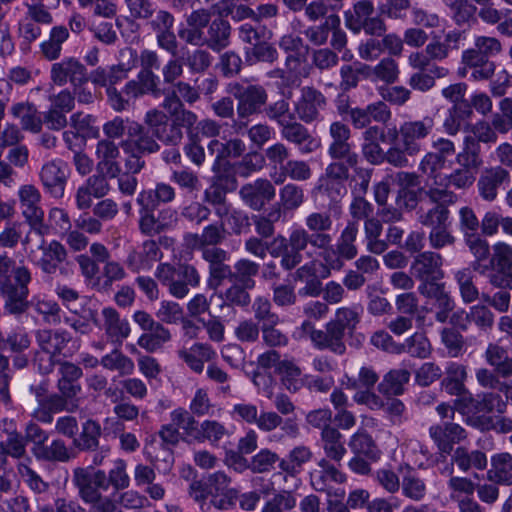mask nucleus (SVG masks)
Listing matches in <instances>:
<instances>
[{"mask_svg": "<svg viewBox=\"0 0 512 512\" xmlns=\"http://www.w3.org/2000/svg\"><path fill=\"white\" fill-rule=\"evenodd\" d=\"M170 420L176 425L178 430H182V434L191 440L196 441L199 434V424L190 411L184 408H176L170 413Z\"/></svg>", "mask_w": 512, "mask_h": 512, "instance_id": "nucleus-55", "label": "nucleus"}, {"mask_svg": "<svg viewBox=\"0 0 512 512\" xmlns=\"http://www.w3.org/2000/svg\"><path fill=\"white\" fill-rule=\"evenodd\" d=\"M119 145L124 153L150 155L161 150L160 143L156 141L151 131L145 124L137 121L129 122L128 135Z\"/></svg>", "mask_w": 512, "mask_h": 512, "instance_id": "nucleus-16", "label": "nucleus"}, {"mask_svg": "<svg viewBox=\"0 0 512 512\" xmlns=\"http://www.w3.org/2000/svg\"><path fill=\"white\" fill-rule=\"evenodd\" d=\"M487 479L499 485L512 486V454L501 452L491 457V468Z\"/></svg>", "mask_w": 512, "mask_h": 512, "instance_id": "nucleus-35", "label": "nucleus"}, {"mask_svg": "<svg viewBox=\"0 0 512 512\" xmlns=\"http://www.w3.org/2000/svg\"><path fill=\"white\" fill-rule=\"evenodd\" d=\"M259 271L260 265L258 263L248 258H240L233 266L232 280L253 289L256 285L254 277L259 274Z\"/></svg>", "mask_w": 512, "mask_h": 512, "instance_id": "nucleus-53", "label": "nucleus"}, {"mask_svg": "<svg viewBox=\"0 0 512 512\" xmlns=\"http://www.w3.org/2000/svg\"><path fill=\"white\" fill-rule=\"evenodd\" d=\"M155 278L176 299H184L191 288H197L201 282L199 271L188 263H160L155 270Z\"/></svg>", "mask_w": 512, "mask_h": 512, "instance_id": "nucleus-5", "label": "nucleus"}, {"mask_svg": "<svg viewBox=\"0 0 512 512\" xmlns=\"http://www.w3.org/2000/svg\"><path fill=\"white\" fill-rule=\"evenodd\" d=\"M510 182V173L502 166L486 168L482 171L477 188L482 199L488 202L494 201L498 196V189Z\"/></svg>", "mask_w": 512, "mask_h": 512, "instance_id": "nucleus-29", "label": "nucleus"}, {"mask_svg": "<svg viewBox=\"0 0 512 512\" xmlns=\"http://www.w3.org/2000/svg\"><path fill=\"white\" fill-rule=\"evenodd\" d=\"M280 129V134L283 140L295 145L300 154H310L315 152L320 147V140L314 137L308 130V128L297 121H288Z\"/></svg>", "mask_w": 512, "mask_h": 512, "instance_id": "nucleus-24", "label": "nucleus"}, {"mask_svg": "<svg viewBox=\"0 0 512 512\" xmlns=\"http://www.w3.org/2000/svg\"><path fill=\"white\" fill-rule=\"evenodd\" d=\"M250 290L244 284L238 282L232 284L223 293H213L211 300L218 299L220 301L219 307L221 309L230 306L247 307L251 303V296L248 292Z\"/></svg>", "mask_w": 512, "mask_h": 512, "instance_id": "nucleus-44", "label": "nucleus"}, {"mask_svg": "<svg viewBox=\"0 0 512 512\" xmlns=\"http://www.w3.org/2000/svg\"><path fill=\"white\" fill-rule=\"evenodd\" d=\"M231 26L228 21L215 19L208 29V46L214 51H220L228 46Z\"/></svg>", "mask_w": 512, "mask_h": 512, "instance_id": "nucleus-60", "label": "nucleus"}, {"mask_svg": "<svg viewBox=\"0 0 512 512\" xmlns=\"http://www.w3.org/2000/svg\"><path fill=\"white\" fill-rule=\"evenodd\" d=\"M118 144L109 139H101L95 148L96 171L113 179L122 171L120 162V149Z\"/></svg>", "mask_w": 512, "mask_h": 512, "instance_id": "nucleus-26", "label": "nucleus"}, {"mask_svg": "<svg viewBox=\"0 0 512 512\" xmlns=\"http://www.w3.org/2000/svg\"><path fill=\"white\" fill-rule=\"evenodd\" d=\"M36 340L39 347L49 354L51 358L60 355L70 357L74 353V349L69 347L72 337L67 331L39 330L36 333Z\"/></svg>", "mask_w": 512, "mask_h": 512, "instance_id": "nucleus-28", "label": "nucleus"}, {"mask_svg": "<svg viewBox=\"0 0 512 512\" xmlns=\"http://www.w3.org/2000/svg\"><path fill=\"white\" fill-rule=\"evenodd\" d=\"M13 116L20 120L24 130L37 133L41 130L42 120L38 115L36 108L29 103H17L12 106Z\"/></svg>", "mask_w": 512, "mask_h": 512, "instance_id": "nucleus-54", "label": "nucleus"}, {"mask_svg": "<svg viewBox=\"0 0 512 512\" xmlns=\"http://www.w3.org/2000/svg\"><path fill=\"white\" fill-rule=\"evenodd\" d=\"M276 194L272 182L265 178H258L253 182L244 184L239 190L243 203L254 211H260L270 202Z\"/></svg>", "mask_w": 512, "mask_h": 512, "instance_id": "nucleus-23", "label": "nucleus"}, {"mask_svg": "<svg viewBox=\"0 0 512 512\" xmlns=\"http://www.w3.org/2000/svg\"><path fill=\"white\" fill-rule=\"evenodd\" d=\"M132 66L120 63L109 67H97L88 75L89 81L94 85L105 87L108 102L116 112L128 109V101L124 100L122 93L115 88V85L126 79Z\"/></svg>", "mask_w": 512, "mask_h": 512, "instance_id": "nucleus-9", "label": "nucleus"}, {"mask_svg": "<svg viewBox=\"0 0 512 512\" xmlns=\"http://www.w3.org/2000/svg\"><path fill=\"white\" fill-rule=\"evenodd\" d=\"M136 203L139 206V230L142 234L154 236L166 230L167 225L155 216L157 207L138 197L136 198Z\"/></svg>", "mask_w": 512, "mask_h": 512, "instance_id": "nucleus-39", "label": "nucleus"}, {"mask_svg": "<svg viewBox=\"0 0 512 512\" xmlns=\"http://www.w3.org/2000/svg\"><path fill=\"white\" fill-rule=\"evenodd\" d=\"M362 71L368 73V78L373 82H383L386 85L398 81L400 70L398 63L392 57L382 58L375 66H361Z\"/></svg>", "mask_w": 512, "mask_h": 512, "instance_id": "nucleus-36", "label": "nucleus"}, {"mask_svg": "<svg viewBox=\"0 0 512 512\" xmlns=\"http://www.w3.org/2000/svg\"><path fill=\"white\" fill-rule=\"evenodd\" d=\"M409 380L410 372L407 369H393L383 376L378 384V390L386 396L402 395Z\"/></svg>", "mask_w": 512, "mask_h": 512, "instance_id": "nucleus-45", "label": "nucleus"}, {"mask_svg": "<svg viewBox=\"0 0 512 512\" xmlns=\"http://www.w3.org/2000/svg\"><path fill=\"white\" fill-rule=\"evenodd\" d=\"M198 121V116L191 110H183L177 117L169 120V116L160 109L153 108L148 110L143 118L146 127L151 131L156 141L166 145L176 147L181 144L184 134L193 129Z\"/></svg>", "mask_w": 512, "mask_h": 512, "instance_id": "nucleus-4", "label": "nucleus"}, {"mask_svg": "<svg viewBox=\"0 0 512 512\" xmlns=\"http://www.w3.org/2000/svg\"><path fill=\"white\" fill-rule=\"evenodd\" d=\"M229 93L237 100L236 112L238 120L234 121L236 132H240L247 126L243 119L264 110L268 100V94L261 85H243L238 82L229 85Z\"/></svg>", "mask_w": 512, "mask_h": 512, "instance_id": "nucleus-7", "label": "nucleus"}, {"mask_svg": "<svg viewBox=\"0 0 512 512\" xmlns=\"http://www.w3.org/2000/svg\"><path fill=\"white\" fill-rule=\"evenodd\" d=\"M304 224L309 233L319 237V242L322 246L332 242V236L329 232L333 227V219L329 211H313L308 213L304 219Z\"/></svg>", "mask_w": 512, "mask_h": 512, "instance_id": "nucleus-34", "label": "nucleus"}, {"mask_svg": "<svg viewBox=\"0 0 512 512\" xmlns=\"http://www.w3.org/2000/svg\"><path fill=\"white\" fill-rule=\"evenodd\" d=\"M102 429L98 422L89 419L82 424V431L78 438L73 439L76 448L82 451L96 450L99 446V437Z\"/></svg>", "mask_w": 512, "mask_h": 512, "instance_id": "nucleus-51", "label": "nucleus"}, {"mask_svg": "<svg viewBox=\"0 0 512 512\" xmlns=\"http://www.w3.org/2000/svg\"><path fill=\"white\" fill-rule=\"evenodd\" d=\"M305 201L304 190L294 183H287L279 190V205L284 212H293Z\"/></svg>", "mask_w": 512, "mask_h": 512, "instance_id": "nucleus-59", "label": "nucleus"}, {"mask_svg": "<svg viewBox=\"0 0 512 512\" xmlns=\"http://www.w3.org/2000/svg\"><path fill=\"white\" fill-rule=\"evenodd\" d=\"M312 455L310 448L304 445L296 446L281 459L279 468L288 475L295 476L301 472L302 466L311 460Z\"/></svg>", "mask_w": 512, "mask_h": 512, "instance_id": "nucleus-46", "label": "nucleus"}, {"mask_svg": "<svg viewBox=\"0 0 512 512\" xmlns=\"http://www.w3.org/2000/svg\"><path fill=\"white\" fill-rule=\"evenodd\" d=\"M362 313L363 309L360 306H342L336 309L334 317L329 321L335 324L344 335L346 333L353 335V331L361 322Z\"/></svg>", "mask_w": 512, "mask_h": 512, "instance_id": "nucleus-43", "label": "nucleus"}, {"mask_svg": "<svg viewBox=\"0 0 512 512\" xmlns=\"http://www.w3.org/2000/svg\"><path fill=\"white\" fill-rule=\"evenodd\" d=\"M38 461L45 462H68L74 457L72 450L62 439H53L49 444L39 446L33 455Z\"/></svg>", "mask_w": 512, "mask_h": 512, "instance_id": "nucleus-40", "label": "nucleus"}, {"mask_svg": "<svg viewBox=\"0 0 512 512\" xmlns=\"http://www.w3.org/2000/svg\"><path fill=\"white\" fill-rule=\"evenodd\" d=\"M346 27L354 34L364 32L369 36L381 37L387 30L384 19L376 13L372 0H359L344 12Z\"/></svg>", "mask_w": 512, "mask_h": 512, "instance_id": "nucleus-8", "label": "nucleus"}, {"mask_svg": "<svg viewBox=\"0 0 512 512\" xmlns=\"http://www.w3.org/2000/svg\"><path fill=\"white\" fill-rule=\"evenodd\" d=\"M212 492L210 504L219 510H227L235 505L237 490L229 488L231 478L223 471H217L208 475L205 479Z\"/></svg>", "mask_w": 512, "mask_h": 512, "instance_id": "nucleus-21", "label": "nucleus"}, {"mask_svg": "<svg viewBox=\"0 0 512 512\" xmlns=\"http://www.w3.org/2000/svg\"><path fill=\"white\" fill-rule=\"evenodd\" d=\"M265 116L272 122H275L279 128L284 126L288 121L294 120L295 112L290 109V103L286 99H279L264 107Z\"/></svg>", "mask_w": 512, "mask_h": 512, "instance_id": "nucleus-63", "label": "nucleus"}, {"mask_svg": "<svg viewBox=\"0 0 512 512\" xmlns=\"http://www.w3.org/2000/svg\"><path fill=\"white\" fill-rule=\"evenodd\" d=\"M442 265L443 258L438 253L424 252L416 257L412 269L416 276L424 282L432 278H443Z\"/></svg>", "mask_w": 512, "mask_h": 512, "instance_id": "nucleus-33", "label": "nucleus"}, {"mask_svg": "<svg viewBox=\"0 0 512 512\" xmlns=\"http://www.w3.org/2000/svg\"><path fill=\"white\" fill-rule=\"evenodd\" d=\"M448 140L438 138L432 150L421 160L419 169L428 177L427 196L433 205L420 216V222L431 228L429 239L432 247L442 248L448 243Z\"/></svg>", "mask_w": 512, "mask_h": 512, "instance_id": "nucleus-1", "label": "nucleus"}, {"mask_svg": "<svg viewBox=\"0 0 512 512\" xmlns=\"http://www.w3.org/2000/svg\"><path fill=\"white\" fill-rule=\"evenodd\" d=\"M358 232V222L348 221L337 238L335 247L346 260H352L358 255V249L355 244Z\"/></svg>", "mask_w": 512, "mask_h": 512, "instance_id": "nucleus-47", "label": "nucleus"}, {"mask_svg": "<svg viewBox=\"0 0 512 512\" xmlns=\"http://www.w3.org/2000/svg\"><path fill=\"white\" fill-rule=\"evenodd\" d=\"M88 71L83 63L75 57H66L52 64L50 80L56 86H65L70 83L72 87L85 85L88 81Z\"/></svg>", "mask_w": 512, "mask_h": 512, "instance_id": "nucleus-14", "label": "nucleus"}, {"mask_svg": "<svg viewBox=\"0 0 512 512\" xmlns=\"http://www.w3.org/2000/svg\"><path fill=\"white\" fill-rule=\"evenodd\" d=\"M349 447L356 455H364L372 460L378 459L380 455L372 437L364 431H358L351 436Z\"/></svg>", "mask_w": 512, "mask_h": 512, "instance_id": "nucleus-62", "label": "nucleus"}, {"mask_svg": "<svg viewBox=\"0 0 512 512\" xmlns=\"http://www.w3.org/2000/svg\"><path fill=\"white\" fill-rule=\"evenodd\" d=\"M100 365L110 371H117L120 375H131L135 370L133 360L122 353L119 349L104 355L100 360Z\"/></svg>", "mask_w": 512, "mask_h": 512, "instance_id": "nucleus-58", "label": "nucleus"}, {"mask_svg": "<svg viewBox=\"0 0 512 512\" xmlns=\"http://www.w3.org/2000/svg\"><path fill=\"white\" fill-rule=\"evenodd\" d=\"M289 252H287L283 259L280 260L281 267L290 271L297 267L303 260L302 251L309 245L312 248L317 246L322 247L319 237L312 235L305 227H295L288 235Z\"/></svg>", "mask_w": 512, "mask_h": 512, "instance_id": "nucleus-15", "label": "nucleus"}, {"mask_svg": "<svg viewBox=\"0 0 512 512\" xmlns=\"http://www.w3.org/2000/svg\"><path fill=\"white\" fill-rule=\"evenodd\" d=\"M201 257L208 264L209 287L216 289L225 279L232 280V268L227 263L230 259L228 251L220 247L203 248Z\"/></svg>", "mask_w": 512, "mask_h": 512, "instance_id": "nucleus-17", "label": "nucleus"}, {"mask_svg": "<svg viewBox=\"0 0 512 512\" xmlns=\"http://www.w3.org/2000/svg\"><path fill=\"white\" fill-rule=\"evenodd\" d=\"M344 338L345 335L343 332H341L335 324L328 321L323 330L319 329L314 348L318 350H328L335 355L342 356L347 350Z\"/></svg>", "mask_w": 512, "mask_h": 512, "instance_id": "nucleus-31", "label": "nucleus"}, {"mask_svg": "<svg viewBox=\"0 0 512 512\" xmlns=\"http://www.w3.org/2000/svg\"><path fill=\"white\" fill-rule=\"evenodd\" d=\"M330 142L327 154L332 160H347L349 164L359 162V155L350 142L351 130L341 121H334L329 126Z\"/></svg>", "mask_w": 512, "mask_h": 512, "instance_id": "nucleus-12", "label": "nucleus"}, {"mask_svg": "<svg viewBox=\"0 0 512 512\" xmlns=\"http://www.w3.org/2000/svg\"><path fill=\"white\" fill-rule=\"evenodd\" d=\"M322 447L326 456L340 462L346 454V448L342 442V434L335 427H327L321 432Z\"/></svg>", "mask_w": 512, "mask_h": 512, "instance_id": "nucleus-48", "label": "nucleus"}, {"mask_svg": "<svg viewBox=\"0 0 512 512\" xmlns=\"http://www.w3.org/2000/svg\"><path fill=\"white\" fill-rule=\"evenodd\" d=\"M68 175V165L58 159L45 163L39 173L44 189L54 198L63 197Z\"/></svg>", "mask_w": 512, "mask_h": 512, "instance_id": "nucleus-22", "label": "nucleus"}, {"mask_svg": "<svg viewBox=\"0 0 512 512\" xmlns=\"http://www.w3.org/2000/svg\"><path fill=\"white\" fill-rule=\"evenodd\" d=\"M452 462L461 471L467 472L472 468L484 470L487 467V456L480 450L470 451L465 446H458L453 450Z\"/></svg>", "mask_w": 512, "mask_h": 512, "instance_id": "nucleus-38", "label": "nucleus"}, {"mask_svg": "<svg viewBox=\"0 0 512 512\" xmlns=\"http://www.w3.org/2000/svg\"><path fill=\"white\" fill-rule=\"evenodd\" d=\"M13 264L14 261L6 254H0V294L4 298L5 311L19 315L28 308L31 273L28 268L19 266L13 270V276L9 277Z\"/></svg>", "mask_w": 512, "mask_h": 512, "instance_id": "nucleus-2", "label": "nucleus"}, {"mask_svg": "<svg viewBox=\"0 0 512 512\" xmlns=\"http://www.w3.org/2000/svg\"><path fill=\"white\" fill-rule=\"evenodd\" d=\"M18 197L22 214L32 228L23 241L25 249L28 250L31 237L43 236L48 228L43 222L44 211L40 206L41 194L39 190L31 184L23 185L19 188Z\"/></svg>", "mask_w": 512, "mask_h": 512, "instance_id": "nucleus-10", "label": "nucleus"}, {"mask_svg": "<svg viewBox=\"0 0 512 512\" xmlns=\"http://www.w3.org/2000/svg\"><path fill=\"white\" fill-rule=\"evenodd\" d=\"M265 40L245 50V61L248 65H255L258 62L272 64L278 60L277 49Z\"/></svg>", "mask_w": 512, "mask_h": 512, "instance_id": "nucleus-61", "label": "nucleus"}, {"mask_svg": "<svg viewBox=\"0 0 512 512\" xmlns=\"http://www.w3.org/2000/svg\"><path fill=\"white\" fill-rule=\"evenodd\" d=\"M485 359L501 377L507 378L512 375V357L503 346L490 343L485 351Z\"/></svg>", "mask_w": 512, "mask_h": 512, "instance_id": "nucleus-42", "label": "nucleus"}, {"mask_svg": "<svg viewBox=\"0 0 512 512\" xmlns=\"http://www.w3.org/2000/svg\"><path fill=\"white\" fill-rule=\"evenodd\" d=\"M340 25V18L336 14H330L325 17L323 23L319 25H313L308 27L304 31L305 37L309 40V42L315 46H322L326 44L331 28H335V26Z\"/></svg>", "mask_w": 512, "mask_h": 512, "instance_id": "nucleus-56", "label": "nucleus"}, {"mask_svg": "<svg viewBox=\"0 0 512 512\" xmlns=\"http://www.w3.org/2000/svg\"><path fill=\"white\" fill-rule=\"evenodd\" d=\"M297 505L295 495L288 490H281L273 494L263 505L261 512H287Z\"/></svg>", "mask_w": 512, "mask_h": 512, "instance_id": "nucleus-64", "label": "nucleus"}, {"mask_svg": "<svg viewBox=\"0 0 512 512\" xmlns=\"http://www.w3.org/2000/svg\"><path fill=\"white\" fill-rule=\"evenodd\" d=\"M162 257L163 253L158 243L155 240L147 239L138 247H133L128 251L125 265L133 273L149 271Z\"/></svg>", "mask_w": 512, "mask_h": 512, "instance_id": "nucleus-19", "label": "nucleus"}, {"mask_svg": "<svg viewBox=\"0 0 512 512\" xmlns=\"http://www.w3.org/2000/svg\"><path fill=\"white\" fill-rule=\"evenodd\" d=\"M94 324L104 331L109 342L119 346L131 332L128 320L121 317L118 311L112 307L103 308L100 315L94 318Z\"/></svg>", "mask_w": 512, "mask_h": 512, "instance_id": "nucleus-18", "label": "nucleus"}, {"mask_svg": "<svg viewBox=\"0 0 512 512\" xmlns=\"http://www.w3.org/2000/svg\"><path fill=\"white\" fill-rule=\"evenodd\" d=\"M318 469L310 472V485L317 492L331 494V483L343 484L346 482V475L337 467L331 464L327 459H321L318 462Z\"/></svg>", "mask_w": 512, "mask_h": 512, "instance_id": "nucleus-30", "label": "nucleus"}, {"mask_svg": "<svg viewBox=\"0 0 512 512\" xmlns=\"http://www.w3.org/2000/svg\"><path fill=\"white\" fill-rule=\"evenodd\" d=\"M382 231L383 225L380 219L372 216L364 221V233L369 252L379 255L387 250V242L380 238Z\"/></svg>", "mask_w": 512, "mask_h": 512, "instance_id": "nucleus-49", "label": "nucleus"}, {"mask_svg": "<svg viewBox=\"0 0 512 512\" xmlns=\"http://www.w3.org/2000/svg\"><path fill=\"white\" fill-rule=\"evenodd\" d=\"M60 378L57 387L61 394L68 398L76 397L81 391L79 379L82 377V369L71 362H62L59 367Z\"/></svg>", "mask_w": 512, "mask_h": 512, "instance_id": "nucleus-32", "label": "nucleus"}, {"mask_svg": "<svg viewBox=\"0 0 512 512\" xmlns=\"http://www.w3.org/2000/svg\"><path fill=\"white\" fill-rule=\"evenodd\" d=\"M31 459L27 458L25 462H19L16 466L17 474L21 481L34 493H46L50 485L40 474H38L31 466Z\"/></svg>", "mask_w": 512, "mask_h": 512, "instance_id": "nucleus-52", "label": "nucleus"}, {"mask_svg": "<svg viewBox=\"0 0 512 512\" xmlns=\"http://www.w3.org/2000/svg\"><path fill=\"white\" fill-rule=\"evenodd\" d=\"M433 126L434 121L430 117L405 121L400 125V144L405 147L409 156H414L421 151L420 141L430 134Z\"/></svg>", "mask_w": 512, "mask_h": 512, "instance_id": "nucleus-20", "label": "nucleus"}, {"mask_svg": "<svg viewBox=\"0 0 512 512\" xmlns=\"http://www.w3.org/2000/svg\"><path fill=\"white\" fill-rule=\"evenodd\" d=\"M40 239L39 248L42 250V256L39 259H34L30 255L31 260L42 270L45 274H55L59 271L61 274H67L65 268L62 267L67 259V250L60 242L53 240L49 244L44 245L43 236Z\"/></svg>", "mask_w": 512, "mask_h": 512, "instance_id": "nucleus-25", "label": "nucleus"}, {"mask_svg": "<svg viewBox=\"0 0 512 512\" xmlns=\"http://www.w3.org/2000/svg\"><path fill=\"white\" fill-rule=\"evenodd\" d=\"M69 38V30L66 26H54L46 40L40 43V53L48 61L60 58L62 46Z\"/></svg>", "mask_w": 512, "mask_h": 512, "instance_id": "nucleus-37", "label": "nucleus"}, {"mask_svg": "<svg viewBox=\"0 0 512 512\" xmlns=\"http://www.w3.org/2000/svg\"><path fill=\"white\" fill-rule=\"evenodd\" d=\"M474 48L467 49L462 54V63L473 68L472 77L476 80H486L495 72V63L489 60L502 50L500 41L495 37L477 36Z\"/></svg>", "mask_w": 512, "mask_h": 512, "instance_id": "nucleus-6", "label": "nucleus"}, {"mask_svg": "<svg viewBox=\"0 0 512 512\" xmlns=\"http://www.w3.org/2000/svg\"><path fill=\"white\" fill-rule=\"evenodd\" d=\"M194 246L202 251L203 248L218 247L226 238L224 223L215 222L205 226L201 234H193Z\"/></svg>", "mask_w": 512, "mask_h": 512, "instance_id": "nucleus-50", "label": "nucleus"}, {"mask_svg": "<svg viewBox=\"0 0 512 512\" xmlns=\"http://www.w3.org/2000/svg\"><path fill=\"white\" fill-rule=\"evenodd\" d=\"M172 339V334L162 323H158L151 330L140 335L137 345L148 353H155Z\"/></svg>", "mask_w": 512, "mask_h": 512, "instance_id": "nucleus-41", "label": "nucleus"}, {"mask_svg": "<svg viewBox=\"0 0 512 512\" xmlns=\"http://www.w3.org/2000/svg\"><path fill=\"white\" fill-rule=\"evenodd\" d=\"M148 25L156 34L158 46L175 56L178 42L173 31L174 16L166 10H159Z\"/></svg>", "mask_w": 512, "mask_h": 512, "instance_id": "nucleus-27", "label": "nucleus"}, {"mask_svg": "<svg viewBox=\"0 0 512 512\" xmlns=\"http://www.w3.org/2000/svg\"><path fill=\"white\" fill-rule=\"evenodd\" d=\"M324 94L313 86H304L294 102L295 117L304 124H311L320 119L321 111L326 108Z\"/></svg>", "mask_w": 512, "mask_h": 512, "instance_id": "nucleus-13", "label": "nucleus"}, {"mask_svg": "<svg viewBox=\"0 0 512 512\" xmlns=\"http://www.w3.org/2000/svg\"><path fill=\"white\" fill-rule=\"evenodd\" d=\"M232 415L247 424L256 425V427L265 433H270L280 428L281 433L270 435L269 441L280 443L284 438H296L299 434V426L296 421L288 418L283 419L275 411H261L258 407L249 402H241L233 405Z\"/></svg>", "mask_w": 512, "mask_h": 512, "instance_id": "nucleus-3", "label": "nucleus"}, {"mask_svg": "<svg viewBox=\"0 0 512 512\" xmlns=\"http://www.w3.org/2000/svg\"><path fill=\"white\" fill-rule=\"evenodd\" d=\"M137 197L158 208L160 204L174 201L176 191L170 184L159 182L153 189L142 190Z\"/></svg>", "mask_w": 512, "mask_h": 512, "instance_id": "nucleus-57", "label": "nucleus"}, {"mask_svg": "<svg viewBox=\"0 0 512 512\" xmlns=\"http://www.w3.org/2000/svg\"><path fill=\"white\" fill-rule=\"evenodd\" d=\"M466 371L463 366L450 364V395H455L453 409L460 413L469 423L476 424L478 411V399H474L464 385Z\"/></svg>", "mask_w": 512, "mask_h": 512, "instance_id": "nucleus-11", "label": "nucleus"}]
</instances>
